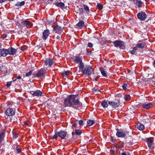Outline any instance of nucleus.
Masks as SVG:
<instances>
[{"instance_id":"nucleus-42","label":"nucleus","mask_w":155,"mask_h":155,"mask_svg":"<svg viewBox=\"0 0 155 155\" xmlns=\"http://www.w3.org/2000/svg\"><path fill=\"white\" fill-rule=\"evenodd\" d=\"M11 83H12L11 81L8 82H7L6 85L7 86V87H10L11 85Z\"/></svg>"},{"instance_id":"nucleus-28","label":"nucleus","mask_w":155,"mask_h":155,"mask_svg":"<svg viewBox=\"0 0 155 155\" xmlns=\"http://www.w3.org/2000/svg\"><path fill=\"white\" fill-rule=\"evenodd\" d=\"M101 73L103 76L107 77V75L106 74L105 71L103 68H101L100 69Z\"/></svg>"},{"instance_id":"nucleus-15","label":"nucleus","mask_w":155,"mask_h":155,"mask_svg":"<svg viewBox=\"0 0 155 155\" xmlns=\"http://www.w3.org/2000/svg\"><path fill=\"white\" fill-rule=\"evenodd\" d=\"M7 49L0 48V55L3 57H5L8 54Z\"/></svg>"},{"instance_id":"nucleus-44","label":"nucleus","mask_w":155,"mask_h":155,"mask_svg":"<svg viewBox=\"0 0 155 155\" xmlns=\"http://www.w3.org/2000/svg\"><path fill=\"white\" fill-rule=\"evenodd\" d=\"M79 124L80 125H82L83 124V121L81 120L79 121Z\"/></svg>"},{"instance_id":"nucleus-17","label":"nucleus","mask_w":155,"mask_h":155,"mask_svg":"<svg viewBox=\"0 0 155 155\" xmlns=\"http://www.w3.org/2000/svg\"><path fill=\"white\" fill-rule=\"evenodd\" d=\"M120 101L118 100V102L114 101H109V104L111 105L113 108L117 107L119 106L118 104L119 103Z\"/></svg>"},{"instance_id":"nucleus-48","label":"nucleus","mask_w":155,"mask_h":155,"mask_svg":"<svg viewBox=\"0 0 155 155\" xmlns=\"http://www.w3.org/2000/svg\"><path fill=\"white\" fill-rule=\"evenodd\" d=\"M137 48L138 47H137V46H136V47H134L133 49L135 51L136 50H137Z\"/></svg>"},{"instance_id":"nucleus-50","label":"nucleus","mask_w":155,"mask_h":155,"mask_svg":"<svg viewBox=\"0 0 155 155\" xmlns=\"http://www.w3.org/2000/svg\"><path fill=\"white\" fill-rule=\"evenodd\" d=\"M87 51V54H91V51Z\"/></svg>"},{"instance_id":"nucleus-18","label":"nucleus","mask_w":155,"mask_h":155,"mask_svg":"<svg viewBox=\"0 0 155 155\" xmlns=\"http://www.w3.org/2000/svg\"><path fill=\"white\" fill-rule=\"evenodd\" d=\"M67 132L61 130L58 133V135L61 139H63L67 135Z\"/></svg>"},{"instance_id":"nucleus-2","label":"nucleus","mask_w":155,"mask_h":155,"mask_svg":"<svg viewBox=\"0 0 155 155\" xmlns=\"http://www.w3.org/2000/svg\"><path fill=\"white\" fill-rule=\"evenodd\" d=\"M5 117L6 119H10V121L12 122V119L10 117L14 116L15 114V109L14 108H8L7 109L5 112Z\"/></svg>"},{"instance_id":"nucleus-47","label":"nucleus","mask_w":155,"mask_h":155,"mask_svg":"<svg viewBox=\"0 0 155 155\" xmlns=\"http://www.w3.org/2000/svg\"><path fill=\"white\" fill-rule=\"evenodd\" d=\"M61 37L60 36H58L56 37L57 39L58 40H61Z\"/></svg>"},{"instance_id":"nucleus-9","label":"nucleus","mask_w":155,"mask_h":155,"mask_svg":"<svg viewBox=\"0 0 155 155\" xmlns=\"http://www.w3.org/2000/svg\"><path fill=\"white\" fill-rule=\"evenodd\" d=\"M127 132L123 130H118L116 133V135L118 137H124L126 136Z\"/></svg>"},{"instance_id":"nucleus-21","label":"nucleus","mask_w":155,"mask_h":155,"mask_svg":"<svg viewBox=\"0 0 155 155\" xmlns=\"http://www.w3.org/2000/svg\"><path fill=\"white\" fill-rule=\"evenodd\" d=\"M84 21H81L76 24V26H77L79 28H81L84 26Z\"/></svg>"},{"instance_id":"nucleus-24","label":"nucleus","mask_w":155,"mask_h":155,"mask_svg":"<svg viewBox=\"0 0 155 155\" xmlns=\"http://www.w3.org/2000/svg\"><path fill=\"white\" fill-rule=\"evenodd\" d=\"M143 2L137 0L136 2V5L138 8L141 7L143 5Z\"/></svg>"},{"instance_id":"nucleus-53","label":"nucleus","mask_w":155,"mask_h":155,"mask_svg":"<svg viewBox=\"0 0 155 155\" xmlns=\"http://www.w3.org/2000/svg\"><path fill=\"white\" fill-rule=\"evenodd\" d=\"M74 133L73 132H72V135H74Z\"/></svg>"},{"instance_id":"nucleus-54","label":"nucleus","mask_w":155,"mask_h":155,"mask_svg":"<svg viewBox=\"0 0 155 155\" xmlns=\"http://www.w3.org/2000/svg\"><path fill=\"white\" fill-rule=\"evenodd\" d=\"M130 1H134L135 0H129Z\"/></svg>"},{"instance_id":"nucleus-7","label":"nucleus","mask_w":155,"mask_h":155,"mask_svg":"<svg viewBox=\"0 0 155 155\" xmlns=\"http://www.w3.org/2000/svg\"><path fill=\"white\" fill-rule=\"evenodd\" d=\"M21 25H20L21 27L26 26L27 28H28L31 27L33 26L32 23L27 20L21 21Z\"/></svg>"},{"instance_id":"nucleus-51","label":"nucleus","mask_w":155,"mask_h":155,"mask_svg":"<svg viewBox=\"0 0 155 155\" xmlns=\"http://www.w3.org/2000/svg\"><path fill=\"white\" fill-rule=\"evenodd\" d=\"M77 126V124H74L72 125V126L74 127H76Z\"/></svg>"},{"instance_id":"nucleus-19","label":"nucleus","mask_w":155,"mask_h":155,"mask_svg":"<svg viewBox=\"0 0 155 155\" xmlns=\"http://www.w3.org/2000/svg\"><path fill=\"white\" fill-rule=\"evenodd\" d=\"M142 106L143 108L148 109L152 107V103H150L147 104H143L142 105Z\"/></svg>"},{"instance_id":"nucleus-31","label":"nucleus","mask_w":155,"mask_h":155,"mask_svg":"<svg viewBox=\"0 0 155 155\" xmlns=\"http://www.w3.org/2000/svg\"><path fill=\"white\" fill-rule=\"evenodd\" d=\"M119 155H130V154L129 152L124 151Z\"/></svg>"},{"instance_id":"nucleus-20","label":"nucleus","mask_w":155,"mask_h":155,"mask_svg":"<svg viewBox=\"0 0 155 155\" xmlns=\"http://www.w3.org/2000/svg\"><path fill=\"white\" fill-rule=\"evenodd\" d=\"M0 70L4 74H5L7 72V70L6 67L4 66H0Z\"/></svg>"},{"instance_id":"nucleus-40","label":"nucleus","mask_w":155,"mask_h":155,"mask_svg":"<svg viewBox=\"0 0 155 155\" xmlns=\"http://www.w3.org/2000/svg\"><path fill=\"white\" fill-rule=\"evenodd\" d=\"M87 46L89 48H92L93 46V45L92 43L89 42L87 44Z\"/></svg>"},{"instance_id":"nucleus-25","label":"nucleus","mask_w":155,"mask_h":155,"mask_svg":"<svg viewBox=\"0 0 155 155\" xmlns=\"http://www.w3.org/2000/svg\"><path fill=\"white\" fill-rule=\"evenodd\" d=\"M25 3V1H22L21 2H18L17 3L15 4V6H16L18 7L19 6H22L24 5Z\"/></svg>"},{"instance_id":"nucleus-12","label":"nucleus","mask_w":155,"mask_h":155,"mask_svg":"<svg viewBox=\"0 0 155 155\" xmlns=\"http://www.w3.org/2000/svg\"><path fill=\"white\" fill-rule=\"evenodd\" d=\"M8 54L13 56L16 52L17 49L13 48H9L7 49Z\"/></svg>"},{"instance_id":"nucleus-46","label":"nucleus","mask_w":155,"mask_h":155,"mask_svg":"<svg viewBox=\"0 0 155 155\" xmlns=\"http://www.w3.org/2000/svg\"><path fill=\"white\" fill-rule=\"evenodd\" d=\"M21 152V150L20 148H17L16 149V152L17 153H19Z\"/></svg>"},{"instance_id":"nucleus-29","label":"nucleus","mask_w":155,"mask_h":155,"mask_svg":"<svg viewBox=\"0 0 155 155\" xmlns=\"http://www.w3.org/2000/svg\"><path fill=\"white\" fill-rule=\"evenodd\" d=\"M94 120H89L87 121V125L89 126H91L94 123Z\"/></svg>"},{"instance_id":"nucleus-3","label":"nucleus","mask_w":155,"mask_h":155,"mask_svg":"<svg viewBox=\"0 0 155 155\" xmlns=\"http://www.w3.org/2000/svg\"><path fill=\"white\" fill-rule=\"evenodd\" d=\"M80 70L84 74L88 76H90L92 73V69L91 67L89 66L83 65L82 68H80Z\"/></svg>"},{"instance_id":"nucleus-55","label":"nucleus","mask_w":155,"mask_h":155,"mask_svg":"<svg viewBox=\"0 0 155 155\" xmlns=\"http://www.w3.org/2000/svg\"><path fill=\"white\" fill-rule=\"evenodd\" d=\"M25 124H27L26 123V122H25Z\"/></svg>"},{"instance_id":"nucleus-36","label":"nucleus","mask_w":155,"mask_h":155,"mask_svg":"<svg viewBox=\"0 0 155 155\" xmlns=\"http://www.w3.org/2000/svg\"><path fill=\"white\" fill-rule=\"evenodd\" d=\"M32 73V71H30L29 72L26 74L25 76L26 77H28L30 76Z\"/></svg>"},{"instance_id":"nucleus-27","label":"nucleus","mask_w":155,"mask_h":155,"mask_svg":"<svg viewBox=\"0 0 155 155\" xmlns=\"http://www.w3.org/2000/svg\"><path fill=\"white\" fill-rule=\"evenodd\" d=\"M62 74L63 77L67 78L69 75V71H64L62 72Z\"/></svg>"},{"instance_id":"nucleus-30","label":"nucleus","mask_w":155,"mask_h":155,"mask_svg":"<svg viewBox=\"0 0 155 155\" xmlns=\"http://www.w3.org/2000/svg\"><path fill=\"white\" fill-rule=\"evenodd\" d=\"M137 128L140 130H142L144 129V126L142 124H140L137 125Z\"/></svg>"},{"instance_id":"nucleus-16","label":"nucleus","mask_w":155,"mask_h":155,"mask_svg":"<svg viewBox=\"0 0 155 155\" xmlns=\"http://www.w3.org/2000/svg\"><path fill=\"white\" fill-rule=\"evenodd\" d=\"M49 34L50 32L48 30L46 29L45 30L43 33V39L44 40H46L48 37Z\"/></svg>"},{"instance_id":"nucleus-35","label":"nucleus","mask_w":155,"mask_h":155,"mask_svg":"<svg viewBox=\"0 0 155 155\" xmlns=\"http://www.w3.org/2000/svg\"><path fill=\"white\" fill-rule=\"evenodd\" d=\"M97 7L100 10H102L103 9V5L100 3L97 4Z\"/></svg>"},{"instance_id":"nucleus-52","label":"nucleus","mask_w":155,"mask_h":155,"mask_svg":"<svg viewBox=\"0 0 155 155\" xmlns=\"http://www.w3.org/2000/svg\"><path fill=\"white\" fill-rule=\"evenodd\" d=\"M153 66L154 67H155V60L154 61V62H153Z\"/></svg>"},{"instance_id":"nucleus-32","label":"nucleus","mask_w":155,"mask_h":155,"mask_svg":"<svg viewBox=\"0 0 155 155\" xmlns=\"http://www.w3.org/2000/svg\"><path fill=\"white\" fill-rule=\"evenodd\" d=\"M81 133V130H75V134L77 135H80Z\"/></svg>"},{"instance_id":"nucleus-5","label":"nucleus","mask_w":155,"mask_h":155,"mask_svg":"<svg viewBox=\"0 0 155 155\" xmlns=\"http://www.w3.org/2000/svg\"><path fill=\"white\" fill-rule=\"evenodd\" d=\"M113 44H114V46L116 47H119L120 49H123L125 48L124 43L122 41L116 40L113 42Z\"/></svg>"},{"instance_id":"nucleus-4","label":"nucleus","mask_w":155,"mask_h":155,"mask_svg":"<svg viewBox=\"0 0 155 155\" xmlns=\"http://www.w3.org/2000/svg\"><path fill=\"white\" fill-rule=\"evenodd\" d=\"M74 62L78 64V67L79 68L83 67L84 64L82 62V57L79 56H75L73 58Z\"/></svg>"},{"instance_id":"nucleus-39","label":"nucleus","mask_w":155,"mask_h":155,"mask_svg":"<svg viewBox=\"0 0 155 155\" xmlns=\"http://www.w3.org/2000/svg\"><path fill=\"white\" fill-rule=\"evenodd\" d=\"M18 137V134H13V137L14 139H16Z\"/></svg>"},{"instance_id":"nucleus-10","label":"nucleus","mask_w":155,"mask_h":155,"mask_svg":"<svg viewBox=\"0 0 155 155\" xmlns=\"http://www.w3.org/2000/svg\"><path fill=\"white\" fill-rule=\"evenodd\" d=\"M137 16L138 18L141 21H144L146 18L147 15L145 12H141L137 14Z\"/></svg>"},{"instance_id":"nucleus-49","label":"nucleus","mask_w":155,"mask_h":155,"mask_svg":"<svg viewBox=\"0 0 155 155\" xmlns=\"http://www.w3.org/2000/svg\"><path fill=\"white\" fill-rule=\"evenodd\" d=\"M135 51L133 49V50L131 51L130 52L132 54H133L135 53Z\"/></svg>"},{"instance_id":"nucleus-6","label":"nucleus","mask_w":155,"mask_h":155,"mask_svg":"<svg viewBox=\"0 0 155 155\" xmlns=\"http://www.w3.org/2000/svg\"><path fill=\"white\" fill-rule=\"evenodd\" d=\"M147 143L149 148L153 149L154 148V143L153 142V138H146L144 140Z\"/></svg>"},{"instance_id":"nucleus-38","label":"nucleus","mask_w":155,"mask_h":155,"mask_svg":"<svg viewBox=\"0 0 155 155\" xmlns=\"http://www.w3.org/2000/svg\"><path fill=\"white\" fill-rule=\"evenodd\" d=\"M127 84H124L122 86L124 90H126L127 89Z\"/></svg>"},{"instance_id":"nucleus-13","label":"nucleus","mask_w":155,"mask_h":155,"mask_svg":"<svg viewBox=\"0 0 155 155\" xmlns=\"http://www.w3.org/2000/svg\"><path fill=\"white\" fill-rule=\"evenodd\" d=\"M30 93L33 96L38 97L41 96L42 94V92L38 90L35 91H31Z\"/></svg>"},{"instance_id":"nucleus-56","label":"nucleus","mask_w":155,"mask_h":155,"mask_svg":"<svg viewBox=\"0 0 155 155\" xmlns=\"http://www.w3.org/2000/svg\"><path fill=\"white\" fill-rule=\"evenodd\" d=\"M154 84L155 85V82H154Z\"/></svg>"},{"instance_id":"nucleus-1","label":"nucleus","mask_w":155,"mask_h":155,"mask_svg":"<svg viewBox=\"0 0 155 155\" xmlns=\"http://www.w3.org/2000/svg\"><path fill=\"white\" fill-rule=\"evenodd\" d=\"M76 95H71L68 96L64 100V105L65 107L71 105L75 106V109H78V108L81 106V103L76 98Z\"/></svg>"},{"instance_id":"nucleus-34","label":"nucleus","mask_w":155,"mask_h":155,"mask_svg":"<svg viewBox=\"0 0 155 155\" xmlns=\"http://www.w3.org/2000/svg\"><path fill=\"white\" fill-rule=\"evenodd\" d=\"M124 98L125 100L128 101L130 99V97L129 95H125L124 96Z\"/></svg>"},{"instance_id":"nucleus-22","label":"nucleus","mask_w":155,"mask_h":155,"mask_svg":"<svg viewBox=\"0 0 155 155\" xmlns=\"http://www.w3.org/2000/svg\"><path fill=\"white\" fill-rule=\"evenodd\" d=\"M55 5L56 6L59 7L61 8L64 7L65 5L64 4V3L61 2H56L55 4Z\"/></svg>"},{"instance_id":"nucleus-41","label":"nucleus","mask_w":155,"mask_h":155,"mask_svg":"<svg viewBox=\"0 0 155 155\" xmlns=\"http://www.w3.org/2000/svg\"><path fill=\"white\" fill-rule=\"evenodd\" d=\"M79 10L80 14H82L84 13L83 10L82 8H80Z\"/></svg>"},{"instance_id":"nucleus-37","label":"nucleus","mask_w":155,"mask_h":155,"mask_svg":"<svg viewBox=\"0 0 155 155\" xmlns=\"http://www.w3.org/2000/svg\"><path fill=\"white\" fill-rule=\"evenodd\" d=\"M58 136H59L58 135V133L55 134L53 137V139H56Z\"/></svg>"},{"instance_id":"nucleus-11","label":"nucleus","mask_w":155,"mask_h":155,"mask_svg":"<svg viewBox=\"0 0 155 155\" xmlns=\"http://www.w3.org/2000/svg\"><path fill=\"white\" fill-rule=\"evenodd\" d=\"M46 72V70L43 69H41L40 71L36 73L35 74V77H39L41 76H45V73Z\"/></svg>"},{"instance_id":"nucleus-45","label":"nucleus","mask_w":155,"mask_h":155,"mask_svg":"<svg viewBox=\"0 0 155 155\" xmlns=\"http://www.w3.org/2000/svg\"><path fill=\"white\" fill-rule=\"evenodd\" d=\"M21 79V77L20 76H18V77H17V78L15 80H14L13 81H16V80L17 79Z\"/></svg>"},{"instance_id":"nucleus-14","label":"nucleus","mask_w":155,"mask_h":155,"mask_svg":"<svg viewBox=\"0 0 155 155\" xmlns=\"http://www.w3.org/2000/svg\"><path fill=\"white\" fill-rule=\"evenodd\" d=\"M53 30L55 32L59 34H61L63 31L62 28L58 25L55 26Z\"/></svg>"},{"instance_id":"nucleus-8","label":"nucleus","mask_w":155,"mask_h":155,"mask_svg":"<svg viewBox=\"0 0 155 155\" xmlns=\"http://www.w3.org/2000/svg\"><path fill=\"white\" fill-rule=\"evenodd\" d=\"M53 64V61L52 59L46 58L44 61V66L46 67H51Z\"/></svg>"},{"instance_id":"nucleus-26","label":"nucleus","mask_w":155,"mask_h":155,"mask_svg":"<svg viewBox=\"0 0 155 155\" xmlns=\"http://www.w3.org/2000/svg\"><path fill=\"white\" fill-rule=\"evenodd\" d=\"M145 43H140L137 45V46L138 48H143L144 46Z\"/></svg>"},{"instance_id":"nucleus-43","label":"nucleus","mask_w":155,"mask_h":155,"mask_svg":"<svg viewBox=\"0 0 155 155\" xmlns=\"http://www.w3.org/2000/svg\"><path fill=\"white\" fill-rule=\"evenodd\" d=\"M16 25H18L20 28L22 29L23 27H21L20 25H21V23L20 24L19 22H17L16 23Z\"/></svg>"},{"instance_id":"nucleus-23","label":"nucleus","mask_w":155,"mask_h":155,"mask_svg":"<svg viewBox=\"0 0 155 155\" xmlns=\"http://www.w3.org/2000/svg\"><path fill=\"white\" fill-rule=\"evenodd\" d=\"M101 105L104 108H106L108 106L107 102L106 100H104L102 102Z\"/></svg>"},{"instance_id":"nucleus-33","label":"nucleus","mask_w":155,"mask_h":155,"mask_svg":"<svg viewBox=\"0 0 155 155\" xmlns=\"http://www.w3.org/2000/svg\"><path fill=\"white\" fill-rule=\"evenodd\" d=\"M83 6L84 7V9L86 11L88 12H89L90 10L88 7L86 5H83Z\"/></svg>"}]
</instances>
